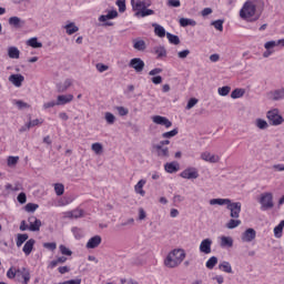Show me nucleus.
<instances>
[{
    "label": "nucleus",
    "instance_id": "obj_13",
    "mask_svg": "<svg viewBox=\"0 0 284 284\" xmlns=\"http://www.w3.org/2000/svg\"><path fill=\"white\" fill-rule=\"evenodd\" d=\"M200 252L202 254H212V240L205 239L200 244Z\"/></svg>",
    "mask_w": 284,
    "mask_h": 284
},
{
    "label": "nucleus",
    "instance_id": "obj_63",
    "mask_svg": "<svg viewBox=\"0 0 284 284\" xmlns=\"http://www.w3.org/2000/svg\"><path fill=\"white\" fill-rule=\"evenodd\" d=\"M17 199L18 203H20L21 205H23L26 201H28V196L26 195V193H20Z\"/></svg>",
    "mask_w": 284,
    "mask_h": 284
},
{
    "label": "nucleus",
    "instance_id": "obj_12",
    "mask_svg": "<svg viewBox=\"0 0 284 284\" xmlns=\"http://www.w3.org/2000/svg\"><path fill=\"white\" fill-rule=\"evenodd\" d=\"M153 150H155L158 156L161 159H168L170 156V149L168 146H161V144H153Z\"/></svg>",
    "mask_w": 284,
    "mask_h": 284
},
{
    "label": "nucleus",
    "instance_id": "obj_7",
    "mask_svg": "<svg viewBox=\"0 0 284 284\" xmlns=\"http://www.w3.org/2000/svg\"><path fill=\"white\" fill-rule=\"evenodd\" d=\"M267 97L273 102L284 101V87L270 91Z\"/></svg>",
    "mask_w": 284,
    "mask_h": 284
},
{
    "label": "nucleus",
    "instance_id": "obj_24",
    "mask_svg": "<svg viewBox=\"0 0 284 284\" xmlns=\"http://www.w3.org/2000/svg\"><path fill=\"white\" fill-rule=\"evenodd\" d=\"M146 183L148 181L140 180L134 186L135 194H140V196H145V190H143V187L145 186Z\"/></svg>",
    "mask_w": 284,
    "mask_h": 284
},
{
    "label": "nucleus",
    "instance_id": "obj_23",
    "mask_svg": "<svg viewBox=\"0 0 284 284\" xmlns=\"http://www.w3.org/2000/svg\"><path fill=\"white\" fill-rule=\"evenodd\" d=\"M74 101V95H58L57 105H65L67 103H72Z\"/></svg>",
    "mask_w": 284,
    "mask_h": 284
},
{
    "label": "nucleus",
    "instance_id": "obj_43",
    "mask_svg": "<svg viewBox=\"0 0 284 284\" xmlns=\"http://www.w3.org/2000/svg\"><path fill=\"white\" fill-rule=\"evenodd\" d=\"M231 91H232V88L229 85L217 89V93L220 94V97H227V94H230Z\"/></svg>",
    "mask_w": 284,
    "mask_h": 284
},
{
    "label": "nucleus",
    "instance_id": "obj_36",
    "mask_svg": "<svg viewBox=\"0 0 284 284\" xmlns=\"http://www.w3.org/2000/svg\"><path fill=\"white\" fill-rule=\"evenodd\" d=\"M180 26L182 28H187V26H196V21H194L193 19H187V18H181L180 19Z\"/></svg>",
    "mask_w": 284,
    "mask_h": 284
},
{
    "label": "nucleus",
    "instance_id": "obj_38",
    "mask_svg": "<svg viewBox=\"0 0 284 284\" xmlns=\"http://www.w3.org/2000/svg\"><path fill=\"white\" fill-rule=\"evenodd\" d=\"M239 225H241V220H237V219H234V217H232V219L226 223L227 230H234V229L239 227Z\"/></svg>",
    "mask_w": 284,
    "mask_h": 284
},
{
    "label": "nucleus",
    "instance_id": "obj_32",
    "mask_svg": "<svg viewBox=\"0 0 284 284\" xmlns=\"http://www.w3.org/2000/svg\"><path fill=\"white\" fill-rule=\"evenodd\" d=\"M230 199H212L210 200V205H229Z\"/></svg>",
    "mask_w": 284,
    "mask_h": 284
},
{
    "label": "nucleus",
    "instance_id": "obj_57",
    "mask_svg": "<svg viewBox=\"0 0 284 284\" xmlns=\"http://www.w3.org/2000/svg\"><path fill=\"white\" fill-rule=\"evenodd\" d=\"M43 123V120L36 119L33 121H29L27 124V129L30 130V128H34L36 125H41Z\"/></svg>",
    "mask_w": 284,
    "mask_h": 284
},
{
    "label": "nucleus",
    "instance_id": "obj_61",
    "mask_svg": "<svg viewBox=\"0 0 284 284\" xmlns=\"http://www.w3.org/2000/svg\"><path fill=\"white\" fill-rule=\"evenodd\" d=\"M95 68L98 72H106V70H110V67L108 64L98 63L95 64Z\"/></svg>",
    "mask_w": 284,
    "mask_h": 284
},
{
    "label": "nucleus",
    "instance_id": "obj_49",
    "mask_svg": "<svg viewBox=\"0 0 284 284\" xmlns=\"http://www.w3.org/2000/svg\"><path fill=\"white\" fill-rule=\"evenodd\" d=\"M21 277L23 278V284L30 283V271L28 268L23 267V273L21 274Z\"/></svg>",
    "mask_w": 284,
    "mask_h": 284
},
{
    "label": "nucleus",
    "instance_id": "obj_52",
    "mask_svg": "<svg viewBox=\"0 0 284 284\" xmlns=\"http://www.w3.org/2000/svg\"><path fill=\"white\" fill-rule=\"evenodd\" d=\"M115 4L119 8V12L123 13L128 9L125 6V0H116Z\"/></svg>",
    "mask_w": 284,
    "mask_h": 284
},
{
    "label": "nucleus",
    "instance_id": "obj_1",
    "mask_svg": "<svg viewBox=\"0 0 284 284\" xmlns=\"http://www.w3.org/2000/svg\"><path fill=\"white\" fill-rule=\"evenodd\" d=\"M263 6L264 3L262 2L261 7H256L254 1L247 0L240 10L241 19L244 21H258L263 14Z\"/></svg>",
    "mask_w": 284,
    "mask_h": 284
},
{
    "label": "nucleus",
    "instance_id": "obj_45",
    "mask_svg": "<svg viewBox=\"0 0 284 284\" xmlns=\"http://www.w3.org/2000/svg\"><path fill=\"white\" fill-rule=\"evenodd\" d=\"M104 119L109 125H114V122L116 121V116H114V114L110 112H106L104 114Z\"/></svg>",
    "mask_w": 284,
    "mask_h": 284
},
{
    "label": "nucleus",
    "instance_id": "obj_25",
    "mask_svg": "<svg viewBox=\"0 0 284 284\" xmlns=\"http://www.w3.org/2000/svg\"><path fill=\"white\" fill-rule=\"evenodd\" d=\"M152 28H154V34L156 37H160V39H163V37H168V33L165 32V28H163L159 23H152Z\"/></svg>",
    "mask_w": 284,
    "mask_h": 284
},
{
    "label": "nucleus",
    "instance_id": "obj_30",
    "mask_svg": "<svg viewBox=\"0 0 284 284\" xmlns=\"http://www.w3.org/2000/svg\"><path fill=\"white\" fill-rule=\"evenodd\" d=\"M28 239H29V235L27 233L24 234L19 233L16 240L17 247H21V245H23L26 241H28Z\"/></svg>",
    "mask_w": 284,
    "mask_h": 284
},
{
    "label": "nucleus",
    "instance_id": "obj_18",
    "mask_svg": "<svg viewBox=\"0 0 284 284\" xmlns=\"http://www.w3.org/2000/svg\"><path fill=\"white\" fill-rule=\"evenodd\" d=\"M164 170L169 174H176V172H179V170H181V165L179 164V162L173 161V162L166 163L164 165Z\"/></svg>",
    "mask_w": 284,
    "mask_h": 284
},
{
    "label": "nucleus",
    "instance_id": "obj_29",
    "mask_svg": "<svg viewBox=\"0 0 284 284\" xmlns=\"http://www.w3.org/2000/svg\"><path fill=\"white\" fill-rule=\"evenodd\" d=\"M72 85V79H67L63 83H58L57 89L58 92H65L68 88Z\"/></svg>",
    "mask_w": 284,
    "mask_h": 284
},
{
    "label": "nucleus",
    "instance_id": "obj_9",
    "mask_svg": "<svg viewBox=\"0 0 284 284\" xmlns=\"http://www.w3.org/2000/svg\"><path fill=\"white\" fill-rule=\"evenodd\" d=\"M181 179H197L199 178V170L196 168H187L180 173Z\"/></svg>",
    "mask_w": 284,
    "mask_h": 284
},
{
    "label": "nucleus",
    "instance_id": "obj_6",
    "mask_svg": "<svg viewBox=\"0 0 284 284\" xmlns=\"http://www.w3.org/2000/svg\"><path fill=\"white\" fill-rule=\"evenodd\" d=\"M129 68H132L134 72L141 74L145 70V62L141 58H133L129 62Z\"/></svg>",
    "mask_w": 284,
    "mask_h": 284
},
{
    "label": "nucleus",
    "instance_id": "obj_14",
    "mask_svg": "<svg viewBox=\"0 0 284 284\" xmlns=\"http://www.w3.org/2000/svg\"><path fill=\"white\" fill-rule=\"evenodd\" d=\"M256 239V231L254 229H247L243 234H242V241L243 243H252Z\"/></svg>",
    "mask_w": 284,
    "mask_h": 284
},
{
    "label": "nucleus",
    "instance_id": "obj_56",
    "mask_svg": "<svg viewBox=\"0 0 284 284\" xmlns=\"http://www.w3.org/2000/svg\"><path fill=\"white\" fill-rule=\"evenodd\" d=\"M43 247L50 250V252H54V250H57V244L54 242H45L43 243Z\"/></svg>",
    "mask_w": 284,
    "mask_h": 284
},
{
    "label": "nucleus",
    "instance_id": "obj_44",
    "mask_svg": "<svg viewBox=\"0 0 284 284\" xmlns=\"http://www.w3.org/2000/svg\"><path fill=\"white\" fill-rule=\"evenodd\" d=\"M179 134V129H173L171 131L162 133V139H172Z\"/></svg>",
    "mask_w": 284,
    "mask_h": 284
},
{
    "label": "nucleus",
    "instance_id": "obj_46",
    "mask_svg": "<svg viewBox=\"0 0 284 284\" xmlns=\"http://www.w3.org/2000/svg\"><path fill=\"white\" fill-rule=\"evenodd\" d=\"M223 23H224V20H215L211 22V26H213L215 30H219V32H223Z\"/></svg>",
    "mask_w": 284,
    "mask_h": 284
},
{
    "label": "nucleus",
    "instance_id": "obj_48",
    "mask_svg": "<svg viewBox=\"0 0 284 284\" xmlns=\"http://www.w3.org/2000/svg\"><path fill=\"white\" fill-rule=\"evenodd\" d=\"M26 212H37V210H39V204H34V203H28L24 206Z\"/></svg>",
    "mask_w": 284,
    "mask_h": 284
},
{
    "label": "nucleus",
    "instance_id": "obj_4",
    "mask_svg": "<svg viewBox=\"0 0 284 284\" xmlns=\"http://www.w3.org/2000/svg\"><path fill=\"white\" fill-rule=\"evenodd\" d=\"M266 119L270 121L271 125H283L284 123L283 115H281V111L276 108L267 111Z\"/></svg>",
    "mask_w": 284,
    "mask_h": 284
},
{
    "label": "nucleus",
    "instance_id": "obj_26",
    "mask_svg": "<svg viewBox=\"0 0 284 284\" xmlns=\"http://www.w3.org/2000/svg\"><path fill=\"white\" fill-rule=\"evenodd\" d=\"M133 48H134V50H138L139 52H143V51H145L148 45L145 44V40L135 39V40H133Z\"/></svg>",
    "mask_w": 284,
    "mask_h": 284
},
{
    "label": "nucleus",
    "instance_id": "obj_42",
    "mask_svg": "<svg viewBox=\"0 0 284 284\" xmlns=\"http://www.w3.org/2000/svg\"><path fill=\"white\" fill-rule=\"evenodd\" d=\"M54 192L57 196H63V192H65V186L62 183H57L54 185Z\"/></svg>",
    "mask_w": 284,
    "mask_h": 284
},
{
    "label": "nucleus",
    "instance_id": "obj_27",
    "mask_svg": "<svg viewBox=\"0 0 284 284\" xmlns=\"http://www.w3.org/2000/svg\"><path fill=\"white\" fill-rule=\"evenodd\" d=\"M219 270H221V272H225V274H233L232 264H230V262L227 261H223L222 263H220Z\"/></svg>",
    "mask_w": 284,
    "mask_h": 284
},
{
    "label": "nucleus",
    "instance_id": "obj_37",
    "mask_svg": "<svg viewBox=\"0 0 284 284\" xmlns=\"http://www.w3.org/2000/svg\"><path fill=\"white\" fill-rule=\"evenodd\" d=\"M27 45H30V48H43V43L39 42L37 38H31L27 41Z\"/></svg>",
    "mask_w": 284,
    "mask_h": 284
},
{
    "label": "nucleus",
    "instance_id": "obj_53",
    "mask_svg": "<svg viewBox=\"0 0 284 284\" xmlns=\"http://www.w3.org/2000/svg\"><path fill=\"white\" fill-rule=\"evenodd\" d=\"M73 212V219H83V214H85V211L83 209H75Z\"/></svg>",
    "mask_w": 284,
    "mask_h": 284
},
{
    "label": "nucleus",
    "instance_id": "obj_58",
    "mask_svg": "<svg viewBox=\"0 0 284 284\" xmlns=\"http://www.w3.org/2000/svg\"><path fill=\"white\" fill-rule=\"evenodd\" d=\"M274 236L275 239H281V236H283V229L280 224L274 227Z\"/></svg>",
    "mask_w": 284,
    "mask_h": 284
},
{
    "label": "nucleus",
    "instance_id": "obj_59",
    "mask_svg": "<svg viewBox=\"0 0 284 284\" xmlns=\"http://www.w3.org/2000/svg\"><path fill=\"white\" fill-rule=\"evenodd\" d=\"M116 111L120 116H128V114L130 113V111L124 106H116Z\"/></svg>",
    "mask_w": 284,
    "mask_h": 284
},
{
    "label": "nucleus",
    "instance_id": "obj_20",
    "mask_svg": "<svg viewBox=\"0 0 284 284\" xmlns=\"http://www.w3.org/2000/svg\"><path fill=\"white\" fill-rule=\"evenodd\" d=\"M116 17H119V11L113 9L111 11H108V14L100 16L99 21H100V23H105V21H108L110 19H116Z\"/></svg>",
    "mask_w": 284,
    "mask_h": 284
},
{
    "label": "nucleus",
    "instance_id": "obj_19",
    "mask_svg": "<svg viewBox=\"0 0 284 284\" xmlns=\"http://www.w3.org/2000/svg\"><path fill=\"white\" fill-rule=\"evenodd\" d=\"M9 26H12L13 28H23L26 26V20H22L21 18L13 16L9 18Z\"/></svg>",
    "mask_w": 284,
    "mask_h": 284
},
{
    "label": "nucleus",
    "instance_id": "obj_40",
    "mask_svg": "<svg viewBox=\"0 0 284 284\" xmlns=\"http://www.w3.org/2000/svg\"><path fill=\"white\" fill-rule=\"evenodd\" d=\"M245 89H235L231 93V99H241V97H244Z\"/></svg>",
    "mask_w": 284,
    "mask_h": 284
},
{
    "label": "nucleus",
    "instance_id": "obj_31",
    "mask_svg": "<svg viewBox=\"0 0 284 284\" xmlns=\"http://www.w3.org/2000/svg\"><path fill=\"white\" fill-rule=\"evenodd\" d=\"M19 54H21V52L19 51V49L17 47H10L8 49L9 59H19Z\"/></svg>",
    "mask_w": 284,
    "mask_h": 284
},
{
    "label": "nucleus",
    "instance_id": "obj_55",
    "mask_svg": "<svg viewBox=\"0 0 284 284\" xmlns=\"http://www.w3.org/2000/svg\"><path fill=\"white\" fill-rule=\"evenodd\" d=\"M196 103H199V99L196 98H191L186 104L185 110H192V108H194V105H196Z\"/></svg>",
    "mask_w": 284,
    "mask_h": 284
},
{
    "label": "nucleus",
    "instance_id": "obj_50",
    "mask_svg": "<svg viewBox=\"0 0 284 284\" xmlns=\"http://www.w3.org/2000/svg\"><path fill=\"white\" fill-rule=\"evenodd\" d=\"M14 105H17L18 110H24V108H30V104L23 102L22 100H14Z\"/></svg>",
    "mask_w": 284,
    "mask_h": 284
},
{
    "label": "nucleus",
    "instance_id": "obj_60",
    "mask_svg": "<svg viewBox=\"0 0 284 284\" xmlns=\"http://www.w3.org/2000/svg\"><path fill=\"white\" fill-rule=\"evenodd\" d=\"M17 163H19V156H9L8 158V165L9 168H12V165H16Z\"/></svg>",
    "mask_w": 284,
    "mask_h": 284
},
{
    "label": "nucleus",
    "instance_id": "obj_54",
    "mask_svg": "<svg viewBox=\"0 0 284 284\" xmlns=\"http://www.w3.org/2000/svg\"><path fill=\"white\" fill-rule=\"evenodd\" d=\"M166 6L169 8H181V0H168Z\"/></svg>",
    "mask_w": 284,
    "mask_h": 284
},
{
    "label": "nucleus",
    "instance_id": "obj_51",
    "mask_svg": "<svg viewBox=\"0 0 284 284\" xmlns=\"http://www.w3.org/2000/svg\"><path fill=\"white\" fill-rule=\"evenodd\" d=\"M59 250L63 256H72V252L70 248H68L65 245L61 244L59 246Z\"/></svg>",
    "mask_w": 284,
    "mask_h": 284
},
{
    "label": "nucleus",
    "instance_id": "obj_34",
    "mask_svg": "<svg viewBox=\"0 0 284 284\" xmlns=\"http://www.w3.org/2000/svg\"><path fill=\"white\" fill-rule=\"evenodd\" d=\"M152 14H154V10L148 9V8H144L141 11L135 12V17H142V18L150 17Z\"/></svg>",
    "mask_w": 284,
    "mask_h": 284
},
{
    "label": "nucleus",
    "instance_id": "obj_10",
    "mask_svg": "<svg viewBox=\"0 0 284 284\" xmlns=\"http://www.w3.org/2000/svg\"><path fill=\"white\" fill-rule=\"evenodd\" d=\"M153 123L156 125H164V128H172V121L170 119L162 116V115H154L152 116Z\"/></svg>",
    "mask_w": 284,
    "mask_h": 284
},
{
    "label": "nucleus",
    "instance_id": "obj_64",
    "mask_svg": "<svg viewBox=\"0 0 284 284\" xmlns=\"http://www.w3.org/2000/svg\"><path fill=\"white\" fill-rule=\"evenodd\" d=\"M60 284H81V278L64 281Z\"/></svg>",
    "mask_w": 284,
    "mask_h": 284
},
{
    "label": "nucleus",
    "instance_id": "obj_5",
    "mask_svg": "<svg viewBox=\"0 0 284 284\" xmlns=\"http://www.w3.org/2000/svg\"><path fill=\"white\" fill-rule=\"evenodd\" d=\"M226 210L230 211L231 219H239V216H241L242 204L241 202H232L231 200Z\"/></svg>",
    "mask_w": 284,
    "mask_h": 284
},
{
    "label": "nucleus",
    "instance_id": "obj_62",
    "mask_svg": "<svg viewBox=\"0 0 284 284\" xmlns=\"http://www.w3.org/2000/svg\"><path fill=\"white\" fill-rule=\"evenodd\" d=\"M187 57H190V49L178 52L179 59H187Z\"/></svg>",
    "mask_w": 284,
    "mask_h": 284
},
{
    "label": "nucleus",
    "instance_id": "obj_17",
    "mask_svg": "<svg viewBox=\"0 0 284 284\" xmlns=\"http://www.w3.org/2000/svg\"><path fill=\"white\" fill-rule=\"evenodd\" d=\"M9 81L16 88H21V85H23V81H26V78L22 74H11L9 77Z\"/></svg>",
    "mask_w": 284,
    "mask_h": 284
},
{
    "label": "nucleus",
    "instance_id": "obj_2",
    "mask_svg": "<svg viewBox=\"0 0 284 284\" xmlns=\"http://www.w3.org/2000/svg\"><path fill=\"white\" fill-rule=\"evenodd\" d=\"M185 261V251L178 248L173 250L168 254L164 260L165 267H170L171 270L174 267H179Z\"/></svg>",
    "mask_w": 284,
    "mask_h": 284
},
{
    "label": "nucleus",
    "instance_id": "obj_39",
    "mask_svg": "<svg viewBox=\"0 0 284 284\" xmlns=\"http://www.w3.org/2000/svg\"><path fill=\"white\" fill-rule=\"evenodd\" d=\"M219 263V257L212 256L206 261V267L207 270H214L216 267V264Z\"/></svg>",
    "mask_w": 284,
    "mask_h": 284
},
{
    "label": "nucleus",
    "instance_id": "obj_11",
    "mask_svg": "<svg viewBox=\"0 0 284 284\" xmlns=\"http://www.w3.org/2000/svg\"><path fill=\"white\" fill-rule=\"evenodd\" d=\"M28 222L30 232H39V230H41V220L37 219L36 216H30Z\"/></svg>",
    "mask_w": 284,
    "mask_h": 284
},
{
    "label": "nucleus",
    "instance_id": "obj_8",
    "mask_svg": "<svg viewBox=\"0 0 284 284\" xmlns=\"http://www.w3.org/2000/svg\"><path fill=\"white\" fill-rule=\"evenodd\" d=\"M132 9L135 12H141L144 8H150L152 6V1L150 0H131Z\"/></svg>",
    "mask_w": 284,
    "mask_h": 284
},
{
    "label": "nucleus",
    "instance_id": "obj_16",
    "mask_svg": "<svg viewBox=\"0 0 284 284\" xmlns=\"http://www.w3.org/2000/svg\"><path fill=\"white\" fill-rule=\"evenodd\" d=\"M201 160L206 161L207 163H219V161H221V158L210 152H203L201 154Z\"/></svg>",
    "mask_w": 284,
    "mask_h": 284
},
{
    "label": "nucleus",
    "instance_id": "obj_28",
    "mask_svg": "<svg viewBox=\"0 0 284 284\" xmlns=\"http://www.w3.org/2000/svg\"><path fill=\"white\" fill-rule=\"evenodd\" d=\"M221 247H233L234 240L230 236H222L220 242Z\"/></svg>",
    "mask_w": 284,
    "mask_h": 284
},
{
    "label": "nucleus",
    "instance_id": "obj_41",
    "mask_svg": "<svg viewBox=\"0 0 284 284\" xmlns=\"http://www.w3.org/2000/svg\"><path fill=\"white\" fill-rule=\"evenodd\" d=\"M255 125L256 128H258V130H267V128H270V124H267V121L263 119H257L255 121Z\"/></svg>",
    "mask_w": 284,
    "mask_h": 284
},
{
    "label": "nucleus",
    "instance_id": "obj_35",
    "mask_svg": "<svg viewBox=\"0 0 284 284\" xmlns=\"http://www.w3.org/2000/svg\"><path fill=\"white\" fill-rule=\"evenodd\" d=\"M67 30V34H74V32H79V27L74 24V22H70L69 24L64 26Z\"/></svg>",
    "mask_w": 284,
    "mask_h": 284
},
{
    "label": "nucleus",
    "instance_id": "obj_22",
    "mask_svg": "<svg viewBox=\"0 0 284 284\" xmlns=\"http://www.w3.org/2000/svg\"><path fill=\"white\" fill-rule=\"evenodd\" d=\"M34 243H37L34 239H30L24 243L22 252L26 254V256H30V254H32V250H34Z\"/></svg>",
    "mask_w": 284,
    "mask_h": 284
},
{
    "label": "nucleus",
    "instance_id": "obj_3",
    "mask_svg": "<svg viewBox=\"0 0 284 284\" xmlns=\"http://www.w3.org/2000/svg\"><path fill=\"white\" fill-rule=\"evenodd\" d=\"M258 203L263 212L272 210L274 207V195L270 192L262 193Z\"/></svg>",
    "mask_w": 284,
    "mask_h": 284
},
{
    "label": "nucleus",
    "instance_id": "obj_21",
    "mask_svg": "<svg viewBox=\"0 0 284 284\" xmlns=\"http://www.w3.org/2000/svg\"><path fill=\"white\" fill-rule=\"evenodd\" d=\"M153 52L156 54V59H165L168 57V50L164 45L154 47Z\"/></svg>",
    "mask_w": 284,
    "mask_h": 284
},
{
    "label": "nucleus",
    "instance_id": "obj_15",
    "mask_svg": "<svg viewBox=\"0 0 284 284\" xmlns=\"http://www.w3.org/2000/svg\"><path fill=\"white\" fill-rule=\"evenodd\" d=\"M101 235L91 237L85 245L87 250H97V247L101 245Z\"/></svg>",
    "mask_w": 284,
    "mask_h": 284
},
{
    "label": "nucleus",
    "instance_id": "obj_47",
    "mask_svg": "<svg viewBox=\"0 0 284 284\" xmlns=\"http://www.w3.org/2000/svg\"><path fill=\"white\" fill-rule=\"evenodd\" d=\"M91 150L94 151L97 154H101V152H103V145L99 142H95L91 145Z\"/></svg>",
    "mask_w": 284,
    "mask_h": 284
},
{
    "label": "nucleus",
    "instance_id": "obj_33",
    "mask_svg": "<svg viewBox=\"0 0 284 284\" xmlns=\"http://www.w3.org/2000/svg\"><path fill=\"white\" fill-rule=\"evenodd\" d=\"M166 38H168L169 42L172 43L173 45H179L181 43V39L176 34L166 32Z\"/></svg>",
    "mask_w": 284,
    "mask_h": 284
}]
</instances>
